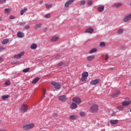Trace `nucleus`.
Masks as SVG:
<instances>
[{"label":"nucleus","instance_id":"obj_1","mask_svg":"<svg viewBox=\"0 0 131 131\" xmlns=\"http://www.w3.org/2000/svg\"><path fill=\"white\" fill-rule=\"evenodd\" d=\"M99 110V106L97 104H94L92 105L90 108V112L91 113H96Z\"/></svg>","mask_w":131,"mask_h":131},{"label":"nucleus","instance_id":"obj_2","mask_svg":"<svg viewBox=\"0 0 131 131\" xmlns=\"http://www.w3.org/2000/svg\"><path fill=\"white\" fill-rule=\"evenodd\" d=\"M34 126V123H31L30 124L24 126L23 127V129H24V130H28V129H31V128H33Z\"/></svg>","mask_w":131,"mask_h":131},{"label":"nucleus","instance_id":"obj_3","mask_svg":"<svg viewBox=\"0 0 131 131\" xmlns=\"http://www.w3.org/2000/svg\"><path fill=\"white\" fill-rule=\"evenodd\" d=\"M21 112L23 113H25L28 110V105L26 104H22L21 107L20 108Z\"/></svg>","mask_w":131,"mask_h":131},{"label":"nucleus","instance_id":"obj_4","mask_svg":"<svg viewBox=\"0 0 131 131\" xmlns=\"http://www.w3.org/2000/svg\"><path fill=\"white\" fill-rule=\"evenodd\" d=\"M51 84L54 86L56 90H60L61 89V84L59 82H52Z\"/></svg>","mask_w":131,"mask_h":131},{"label":"nucleus","instance_id":"obj_5","mask_svg":"<svg viewBox=\"0 0 131 131\" xmlns=\"http://www.w3.org/2000/svg\"><path fill=\"white\" fill-rule=\"evenodd\" d=\"M58 100L59 101H60V102H66V101L68 100V98H67V96L66 95H63L59 96Z\"/></svg>","mask_w":131,"mask_h":131},{"label":"nucleus","instance_id":"obj_6","mask_svg":"<svg viewBox=\"0 0 131 131\" xmlns=\"http://www.w3.org/2000/svg\"><path fill=\"white\" fill-rule=\"evenodd\" d=\"M73 102H75L77 104H81V99L79 97H74L72 99Z\"/></svg>","mask_w":131,"mask_h":131},{"label":"nucleus","instance_id":"obj_7","mask_svg":"<svg viewBox=\"0 0 131 131\" xmlns=\"http://www.w3.org/2000/svg\"><path fill=\"white\" fill-rule=\"evenodd\" d=\"M131 20V14H128L124 17L123 21L124 22H128Z\"/></svg>","mask_w":131,"mask_h":131},{"label":"nucleus","instance_id":"obj_8","mask_svg":"<svg viewBox=\"0 0 131 131\" xmlns=\"http://www.w3.org/2000/svg\"><path fill=\"white\" fill-rule=\"evenodd\" d=\"M100 82V79H96L95 80H93L90 82V83L92 85H96L98 83Z\"/></svg>","mask_w":131,"mask_h":131},{"label":"nucleus","instance_id":"obj_9","mask_svg":"<svg viewBox=\"0 0 131 131\" xmlns=\"http://www.w3.org/2000/svg\"><path fill=\"white\" fill-rule=\"evenodd\" d=\"M74 2V0H69L68 1L64 4V7L66 8H68L70 5H72L73 4V2Z\"/></svg>","mask_w":131,"mask_h":131},{"label":"nucleus","instance_id":"obj_10","mask_svg":"<svg viewBox=\"0 0 131 131\" xmlns=\"http://www.w3.org/2000/svg\"><path fill=\"white\" fill-rule=\"evenodd\" d=\"M25 53L24 52H21L20 53L14 56V59H20L22 56L24 55Z\"/></svg>","mask_w":131,"mask_h":131},{"label":"nucleus","instance_id":"obj_11","mask_svg":"<svg viewBox=\"0 0 131 131\" xmlns=\"http://www.w3.org/2000/svg\"><path fill=\"white\" fill-rule=\"evenodd\" d=\"M70 120H75L78 118V116L76 115H72L69 117Z\"/></svg>","mask_w":131,"mask_h":131},{"label":"nucleus","instance_id":"obj_12","mask_svg":"<svg viewBox=\"0 0 131 131\" xmlns=\"http://www.w3.org/2000/svg\"><path fill=\"white\" fill-rule=\"evenodd\" d=\"M85 33H90V34H92L94 32V29L92 28H88L85 30Z\"/></svg>","mask_w":131,"mask_h":131},{"label":"nucleus","instance_id":"obj_13","mask_svg":"<svg viewBox=\"0 0 131 131\" xmlns=\"http://www.w3.org/2000/svg\"><path fill=\"white\" fill-rule=\"evenodd\" d=\"M96 58V55H92L89 56L87 57V60L88 61H89L90 62H91V61H93Z\"/></svg>","mask_w":131,"mask_h":131},{"label":"nucleus","instance_id":"obj_14","mask_svg":"<svg viewBox=\"0 0 131 131\" xmlns=\"http://www.w3.org/2000/svg\"><path fill=\"white\" fill-rule=\"evenodd\" d=\"M130 103V100L125 101L122 102V105L123 106H128V105H129Z\"/></svg>","mask_w":131,"mask_h":131},{"label":"nucleus","instance_id":"obj_15","mask_svg":"<svg viewBox=\"0 0 131 131\" xmlns=\"http://www.w3.org/2000/svg\"><path fill=\"white\" fill-rule=\"evenodd\" d=\"M121 6H122V4H121V3H116L113 6L114 8H119V7H121Z\"/></svg>","mask_w":131,"mask_h":131},{"label":"nucleus","instance_id":"obj_16","mask_svg":"<svg viewBox=\"0 0 131 131\" xmlns=\"http://www.w3.org/2000/svg\"><path fill=\"white\" fill-rule=\"evenodd\" d=\"M110 122L111 124H113V125L117 124V123H118V120H111L110 121Z\"/></svg>","mask_w":131,"mask_h":131},{"label":"nucleus","instance_id":"obj_17","mask_svg":"<svg viewBox=\"0 0 131 131\" xmlns=\"http://www.w3.org/2000/svg\"><path fill=\"white\" fill-rule=\"evenodd\" d=\"M70 108L72 109H76L77 108V104L74 102H73L70 106Z\"/></svg>","mask_w":131,"mask_h":131},{"label":"nucleus","instance_id":"obj_18","mask_svg":"<svg viewBox=\"0 0 131 131\" xmlns=\"http://www.w3.org/2000/svg\"><path fill=\"white\" fill-rule=\"evenodd\" d=\"M17 36L18 37H19L20 38L24 37V33H23L22 32H18Z\"/></svg>","mask_w":131,"mask_h":131},{"label":"nucleus","instance_id":"obj_19","mask_svg":"<svg viewBox=\"0 0 131 131\" xmlns=\"http://www.w3.org/2000/svg\"><path fill=\"white\" fill-rule=\"evenodd\" d=\"M119 94H120V92L119 91H117L113 94L114 98H117L118 96H119Z\"/></svg>","mask_w":131,"mask_h":131},{"label":"nucleus","instance_id":"obj_20","mask_svg":"<svg viewBox=\"0 0 131 131\" xmlns=\"http://www.w3.org/2000/svg\"><path fill=\"white\" fill-rule=\"evenodd\" d=\"M59 38H60V37L54 36L52 37L51 40L52 41H57V40H58V39H59Z\"/></svg>","mask_w":131,"mask_h":131},{"label":"nucleus","instance_id":"obj_21","mask_svg":"<svg viewBox=\"0 0 131 131\" xmlns=\"http://www.w3.org/2000/svg\"><path fill=\"white\" fill-rule=\"evenodd\" d=\"M30 48L31 49H32V50H35V49L37 48V45L35 43H33L31 45Z\"/></svg>","mask_w":131,"mask_h":131},{"label":"nucleus","instance_id":"obj_22","mask_svg":"<svg viewBox=\"0 0 131 131\" xmlns=\"http://www.w3.org/2000/svg\"><path fill=\"white\" fill-rule=\"evenodd\" d=\"M39 79H40L39 77H36L32 81V83L35 84V83H36L37 81L39 80Z\"/></svg>","mask_w":131,"mask_h":131},{"label":"nucleus","instance_id":"obj_23","mask_svg":"<svg viewBox=\"0 0 131 131\" xmlns=\"http://www.w3.org/2000/svg\"><path fill=\"white\" fill-rule=\"evenodd\" d=\"M104 6H102L97 8V11L98 12H103L104 11Z\"/></svg>","mask_w":131,"mask_h":131},{"label":"nucleus","instance_id":"obj_24","mask_svg":"<svg viewBox=\"0 0 131 131\" xmlns=\"http://www.w3.org/2000/svg\"><path fill=\"white\" fill-rule=\"evenodd\" d=\"M82 76L87 78L88 76H89V73H88V72H84L82 74Z\"/></svg>","mask_w":131,"mask_h":131},{"label":"nucleus","instance_id":"obj_25","mask_svg":"<svg viewBox=\"0 0 131 131\" xmlns=\"http://www.w3.org/2000/svg\"><path fill=\"white\" fill-rule=\"evenodd\" d=\"M45 6L46 7V9H51V8H53L52 4H45Z\"/></svg>","mask_w":131,"mask_h":131},{"label":"nucleus","instance_id":"obj_26","mask_svg":"<svg viewBox=\"0 0 131 131\" xmlns=\"http://www.w3.org/2000/svg\"><path fill=\"white\" fill-rule=\"evenodd\" d=\"M28 10V9L27 8H25L24 9H22L20 11V15H23L24 14V13H26V12H27V11Z\"/></svg>","mask_w":131,"mask_h":131},{"label":"nucleus","instance_id":"obj_27","mask_svg":"<svg viewBox=\"0 0 131 131\" xmlns=\"http://www.w3.org/2000/svg\"><path fill=\"white\" fill-rule=\"evenodd\" d=\"M8 42H9V39H5L2 41V45H7V43H8Z\"/></svg>","mask_w":131,"mask_h":131},{"label":"nucleus","instance_id":"obj_28","mask_svg":"<svg viewBox=\"0 0 131 131\" xmlns=\"http://www.w3.org/2000/svg\"><path fill=\"white\" fill-rule=\"evenodd\" d=\"M117 109L120 111H123V110L124 109V107L122 105H119L117 106Z\"/></svg>","mask_w":131,"mask_h":131},{"label":"nucleus","instance_id":"obj_29","mask_svg":"<svg viewBox=\"0 0 131 131\" xmlns=\"http://www.w3.org/2000/svg\"><path fill=\"white\" fill-rule=\"evenodd\" d=\"M96 52H97V49L96 48H94V49H92L89 52V54H93V53H96Z\"/></svg>","mask_w":131,"mask_h":131},{"label":"nucleus","instance_id":"obj_30","mask_svg":"<svg viewBox=\"0 0 131 131\" xmlns=\"http://www.w3.org/2000/svg\"><path fill=\"white\" fill-rule=\"evenodd\" d=\"M80 115L81 116V117H84V116H86V114H85V112H80Z\"/></svg>","mask_w":131,"mask_h":131},{"label":"nucleus","instance_id":"obj_31","mask_svg":"<svg viewBox=\"0 0 131 131\" xmlns=\"http://www.w3.org/2000/svg\"><path fill=\"white\" fill-rule=\"evenodd\" d=\"M85 5V0H82L80 2V6H84Z\"/></svg>","mask_w":131,"mask_h":131},{"label":"nucleus","instance_id":"obj_32","mask_svg":"<svg viewBox=\"0 0 131 131\" xmlns=\"http://www.w3.org/2000/svg\"><path fill=\"white\" fill-rule=\"evenodd\" d=\"M40 27H41V24H37L35 26V29H39V28H40Z\"/></svg>","mask_w":131,"mask_h":131},{"label":"nucleus","instance_id":"obj_33","mask_svg":"<svg viewBox=\"0 0 131 131\" xmlns=\"http://www.w3.org/2000/svg\"><path fill=\"white\" fill-rule=\"evenodd\" d=\"M5 12L6 14H10V13L11 12V10H10V9L6 8L5 9Z\"/></svg>","mask_w":131,"mask_h":131},{"label":"nucleus","instance_id":"obj_34","mask_svg":"<svg viewBox=\"0 0 131 131\" xmlns=\"http://www.w3.org/2000/svg\"><path fill=\"white\" fill-rule=\"evenodd\" d=\"M9 95H3V96H2V99H3V100H6V99H8V98H9Z\"/></svg>","mask_w":131,"mask_h":131},{"label":"nucleus","instance_id":"obj_35","mask_svg":"<svg viewBox=\"0 0 131 131\" xmlns=\"http://www.w3.org/2000/svg\"><path fill=\"white\" fill-rule=\"evenodd\" d=\"M123 29H120L118 31V34H122V33H123Z\"/></svg>","mask_w":131,"mask_h":131},{"label":"nucleus","instance_id":"obj_36","mask_svg":"<svg viewBox=\"0 0 131 131\" xmlns=\"http://www.w3.org/2000/svg\"><path fill=\"white\" fill-rule=\"evenodd\" d=\"M45 18L46 19H49V18H51V14L48 13L45 15Z\"/></svg>","mask_w":131,"mask_h":131},{"label":"nucleus","instance_id":"obj_37","mask_svg":"<svg viewBox=\"0 0 131 131\" xmlns=\"http://www.w3.org/2000/svg\"><path fill=\"white\" fill-rule=\"evenodd\" d=\"M6 85H11V82H10V80H7L5 82Z\"/></svg>","mask_w":131,"mask_h":131},{"label":"nucleus","instance_id":"obj_38","mask_svg":"<svg viewBox=\"0 0 131 131\" xmlns=\"http://www.w3.org/2000/svg\"><path fill=\"white\" fill-rule=\"evenodd\" d=\"M87 4H88L89 6H92V5H93V1H88V2H87Z\"/></svg>","mask_w":131,"mask_h":131},{"label":"nucleus","instance_id":"obj_39","mask_svg":"<svg viewBox=\"0 0 131 131\" xmlns=\"http://www.w3.org/2000/svg\"><path fill=\"white\" fill-rule=\"evenodd\" d=\"M88 79V78H85V77H82L81 78V81H85Z\"/></svg>","mask_w":131,"mask_h":131},{"label":"nucleus","instance_id":"obj_40","mask_svg":"<svg viewBox=\"0 0 131 131\" xmlns=\"http://www.w3.org/2000/svg\"><path fill=\"white\" fill-rule=\"evenodd\" d=\"M19 24L20 26L23 27V26H24V25H25V24H26V23H25V22H20Z\"/></svg>","mask_w":131,"mask_h":131},{"label":"nucleus","instance_id":"obj_41","mask_svg":"<svg viewBox=\"0 0 131 131\" xmlns=\"http://www.w3.org/2000/svg\"><path fill=\"white\" fill-rule=\"evenodd\" d=\"M23 71L24 73L28 72V71H29V68H28L25 69L24 70H23Z\"/></svg>","mask_w":131,"mask_h":131},{"label":"nucleus","instance_id":"obj_42","mask_svg":"<svg viewBox=\"0 0 131 131\" xmlns=\"http://www.w3.org/2000/svg\"><path fill=\"white\" fill-rule=\"evenodd\" d=\"M100 47H105V43L103 42H101L99 43Z\"/></svg>","mask_w":131,"mask_h":131},{"label":"nucleus","instance_id":"obj_43","mask_svg":"<svg viewBox=\"0 0 131 131\" xmlns=\"http://www.w3.org/2000/svg\"><path fill=\"white\" fill-rule=\"evenodd\" d=\"M63 65V62H60L57 64V67H60V66H62Z\"/></svg>","mask_w":131,"mask_h":131},{"label":"nucleus","instance_id":"obj_44","mask_svg":"<svg viewBox=\"0 0 131 131\" xmlns=\"http://www.w3.org/2000/svg\"><path fill=\"white\" fill-rule=\"evenodd\" d=\"M6 3V0H1L0 4H5Z\"/></svg>","mask_w":131,"mask_h":131},{"label":"nucleus","instance_id":"obj_45","mask_svg":"<svg viewBox=\"0 0 131 131\" xmlns=\"http://www.w3.org/2000/svg\"><path fill=\"white\" fill-rule=\"evenodd\" d=\"M5 50V48L2 46H0V52H2V51H4Z\"/></svg>","mask_w":131,"mask_h":131},{"label":"nucleus","instance_id":"obj_46","mask_svg":"<svg viewBox=\"0 0 131 131\" xmlns=\"http://www.w3.org/2000/svg\"><path fill=\"white\" fill-rule=\"evenodd\" d=\"M108 59H109V55L108 54H106L105 60L107 61V60Z\"/></svg>","mask_w":131,"mask_h":131},{"label":"nucleus","instance_id":"obj_47","mask_svg":"<svg viewBox=\"0 0 131 131\" xmlns=\"http://www.w3.org/2000/svg\"><path fill=\"white\" fill-rule=\"evenodd\" d=\"M60 57H61V56L60 55H57L55 57L56 60H58V59H60Z\"/></svg>","mask_w":131,"mask_h":131},{"label":"nucleus","instance_id":"obj_48","mask_svg":"<svg viewBox=\"0 0 131 131\" xmlns=\"http://www.w3.org/2000/svg\"><path fill=\"white\" fill-rule=\"evenodd\" d=\"M9 19H15V16H14L13 15H11V16H10Z\"/></svg>","mask_w":131,"mask_h":131},{"label":"nucleus","instance_id":"obj_49","mask_svg":"<svg viewBox=\"0 0 131 131\" xmlns=\"http://www.w3.org/2000/svg\"><path fill=\"white\" fill-rule=\"evenodd\" d=\"M43 31L44 32H47V31H48V28H44Z\"/></svg>","mask_w":131,"mask_h":131},{"label":"nucleus","instance_id":"obj_50","mask_svg":"<svg viewBox=\"0 0 131 131\" xmlns=\"http://www.w3.org/2000/svg\"><path fill=\"white\" fill-rule=\"evenodd\" d=\"M29 28H30V27H29V26H26V27H25V29H29Z\"/></svg>","mask_w":131,"mask_h":131},{"label":"nucleus","instance_id":"obj_51","mask_svg":"<svg viewBox=\"0 0 131 131\" xmlns=\"http://www.w3.org/2000/svg\"><path fill=\"white\" fill-rule=\"evenodd\" d=\"M115 68H109L108 70H114Z\"/></svg>","mask_w":131,"mask_h":131},{"label":"nucleus","instance_id":"obj_52","mask_svg":"<svg viewBox=\"0 0 131 131\" xmlns=\"http://www.w3.org/2000/svg\"><path fill=\"white\" fill-rule=\"evenodd\" d=\"M43 95H46V89H43Z\"/></svg>","mask_w":131,"mask_h":131},{"label":"nucleus","instance_id":"obj_53","mask_svg":"<svg viewBox=\"0 0 131 131\" xmlns=\"http://www.w3.org/2000/svg\"><path fill=\"white\" fill-rule=\"evenodd\" d=\"M46 96V94H43L42 97H41V99H45V97Z\"/></svg>","mask_w":131,"mask_h":131},{"label":"nucleus","instance_id":"obj_54","mask_svg":"<svg viewBox=\"0 0 131 131\" xmlns=\"http://www.w3.org/2000/svg\"><path fill=\"white\" fill-rule=\"evenodd\" d=\"M3 61V58L0 57V62Z\"/></svg>","mask_w":131,"mask_h":131},{"label":"nucleus","instance_id":"obj_55","mask_svg":"<svg viewBox=\"0 0 131 131\" xmlns=\"http://www.w3.org/2000/svg\"><path fill=\"white\" fill-rule=\"evenodd\" d=\"M0 131H7V130L0 129Z\"/></svg>","mask_w":131,"mask_h":131},{"label":"nucleus","instance_id":"obj_56","mask_svg":"<svg viewBox=\"0 0 131 131\" xmlns=\"http://www.w3.org/2000/svg\"><path fill=\"white\" fill-rule=\"evenodd\" d=\"M0 21H2V17H0Z\"/></svg>","mask_w":131,"mask_h":131},{"label":"nucleus","instance_id":"obj_57","mask_svg":"<svg viewBox=\"0 0 131 131\" xmlns=\"http://www.w3.org/2000/svg\"><path fill=\"white\" fill-rule=\"evenodd\" d=\"M0 123H1V121H0Z\"/></svg>","mask_w":131,"mask_h":131}]
</instances>
